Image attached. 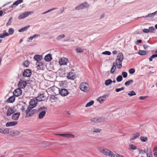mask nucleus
Wrapping results in <instances>:
<instances>
[{"instance_id": "4be33fe9", "label": "nucleus", "mask_w": 157, "mask_h": 157, "mask_svg": "<svg viewBox=\"0 0 157 157\" xmlns=\"http://www.w3.org/2000/svg\"><path fill=\"white\" fill-rule=\"evenodd\" d=\"M103 119L100 117L95 118L91 119V121L94 122H101L103 121Z\"/></svg>"}, {"instance_id": "4c0bfd02", "label": "nucleus", "mask_w": 157, "mask_h": 157, "mask_svg": "<svg viewBox=\"0 0 157 157\" xmlns=\"http://www.w3.org/2000/svg\"><path fill=\"white\" fill-rule=\"evenodd\" d=\"M133 81L132 80H129L126 82L124 83V85L126 86H128L130 84L133 83Z\"/></svg>"}, {"instance_id": "4468645a", "label": "nucleus", "mask_w": 157, "mask_h": 157, "mask_svg": "<svg viewBox=\"0 0 157 157\" xmlns=\"http://www.w3.org/2000/svg\"><path fill=\"white\" fill-rule=\"evenodd\" d=\"M46 98V97L44 96V94H40L38 95L36 98V100L38 101H41L44 100Z\"/></svg>"}, {"instance_id": "338daca9", "label": "nucleus", "mask_w": 157, "mask_h": 157, "mask_svg": "<svg viewBox=\"0 0 157 157\" xmlns=\"http://www.w3.org/2000/svg\"><path fill=\"white\" fill-rule=\"evenodd\" d=\"M147 157H152V154H147Z\"/></svg>"}, {"instance_id": "3c124183", "label": "nucleus", "mask_w": 157, "mask_h": 157, "mask_svg": "<svg viewBox=\"0 0 157 157\" xmlns=\"http://www.w3.org/2000/svg\"><path fill=\"white\" fill-rule=\"evenodd\" d=\"M101 130L98 128H94L93 129L92 132H100Z\"/></svg>"}, {"instance_id": "c9c22d12", "label": "nucleus", "mask_w": 157, "mask_h": 157, "mask_svg": "<svg viewBox=\"0 0 157 157\" xmlns=\"http://www.w3.org/2000/svg\"><path fill=\"white\" fill-rule=\"evenodd\" d=\"M29 26H26L23 28H22L19 30V32H22L25 31H26L28 29L29 27Z\"/></svg>"}, {"instance_id": "9d476101", "label": "nucleus", "mask_w": 157, "mask_h": 157, "mask_svg": "<svg viewBox=\"0 0 157 157\" xmlns=\"http://www.w3.org/2000/svg\"><path fill=\"white\" fill-rule=\"evenodd\" d=\"M22 94V91L20 88L16 89L13 92V94L15 96L18 97Z\"/></svg>"}, {"instance_id": "5701e85b", "label": "nucleus", "mask_w": 157, "mask_h": 157, "mask_svg": "<svg viewBox=\"0 0 157 157\" xmlns=\"http://www.w3.org/2000/svg\"><path fill=\"white\" fill-rule=\"evenodd\" d=\"M44 59L46 61L49 62L52 59L51 54H48L45 56Z\"/></svg>"}, {"instance_id": "7ed1b4c3", "label": "nucleus", "mask_w": 157, "mask_h": 157, "mask_svg": "<svg viewBox=\"0 0 157 157\" xmlns=\"http://www.w3.org/2000/svg\"><path fill=\"white\" fill-rule=\"evenodd\" d=\"M33 108H29V107L27 108L25 111V113L26 114L25 117H30L36 113V109H34L32 110Z\"/></svg>"}, {"instance_id": "de8ad7c7", "label": "nucleus", "mask_w": 157, "mask_h": 157, "mask_svg": "<svg viewBox=\"0 0 157 157\" xmlns=\"http://www.w3.org/2000/svg\"><path fill=\"white\" fill-rule=\"evenodd\" d=\"M12 17H10L9 18V20L8 22L6 24L7 26H8L11 25V20H12Z\"/></svg>"}, {"instance_id": "423d86ee", "label": "nucleus", "mask_w": 157, "mask_h": 157, "mask_svg": "<svg viewBox=\"0 0 157 157\" xmlns=\"http://www.w3.org/2000/svg\"><path fill=\"white\" fill-rule=\"evenodd\" d=\"M33 13V11L25 12L20 15L18 18L20 19L24 18Z\"/></svg>"}, {"instance_id": "473e14b6", "label": "nucleus", "mask_w": 157, "mask_h": 157, "mask_svg": "<svg viewBox=\"0 0 157 157\" xmlns=\"http://www.w3.org/2000/svg\"><path fill=\"white\" fill-rule=\"evenodd\" d=\"M9 35V34L5 32L4 33L0 34V38H4L5 37L8 36Z\"/></svg>"}, {"instance_id": "0eeeda50", "label": "nucleus", "mask_w": 157, "mask_h": 157, "mask_svg": "<svg viewBox=\"0 0 157 157\" xmlns=\"http://www.w3.org/2000/svg\"><path fill=\"white\" fill-rule=\"evenodd\" d=\"M88 6L89 5L86 2H85L75 7V9L76 10H79L87 8Z\"/></svg>"}, {"instance_id": "f03ea898", "label": "nucleus", "mask_w": 157, "mask_h": 157, "mask_svg": "<svg viewBox=\"0 0 157 157\" xmlns=\"http://www.w3.org/2000/svg\"><path fill=\"white\" fill-rule=\"evenodd\" d=\"M46 110L47 108L45 107H41L38 109L37 112L39 113L38 117L40 119H42L44 117Z\"/></svg>"}, {"instance_id": "69168bd1", "label": "nucleus", "mask_w": 157, "mask_h": 157, "mask_svg": "<svg viewBox=\"0 0 157 157\" xmlns=\"http://www.w3.org/2000/svg\"><path fill=\"white\" fill-rule=\"evenodd\" d=\"M39 36V35L38 34H36L34 35H33V36H32L33 37V38H34L37 37Z\"/></svg>"}, {"instance_id": "bb28decb", "label": "nucleus", "mask_w": 157, "mask_h": 157, "mask_svg": "<svg viewBox=\"0 0 157 157\" xmlns=\"http://www.w3.org/2000/svg\"><path fill=\"white\" fill-rule=\"evenodd\" d=\"M65 137L69 139L73 138L75 137V136L71 133H66Z\"/></svg>"}, {"instance_id": "412c9836", "label": "nucleus", "mask_w": 157, "mask_h": 157, "mask_svg": "<svg viewBox=\"0 0 157 157\" xmlns=\"http://www.w3.org/2000/svg\"><path fill=\"white\" fill-rule=\"evenodd\" d=\"M20 132L14 130L10 132V134L12 136H17L20 135Z\"/></svg>"}, {"instance_id": "e2e57ef3", "label": "nucleus", "mask_w": 157, "mask_h": 157, "mask_svg": "<svg viewBox=\"0 0 157 157\" xmlns=\"http://www.w3.org/2000/svg\"><path fill=\"white\" fill-rule=\"evenodd\" d=\"M37 63H38L37 66L39 67H40V66H42L43 65V63H41V62L38 63V62H37Z\"/></svg>"}, {"instance_id": "dca6fc26", "label": "nucleus", "mask_w": 157, "mask_h": 157, "mask_svg": "<svg viewBox=\"0 0 157 157\" xmlns=\"http://www.w3.org/2000/svg\"><path fill=\"white\" fill-rule=\"evenodd\" d=\"M15 112V111L13 108L12 107H9L7 111L6 115L7 116H9Z\"/></svg>"}, {"instance_id": "b1692460", "label": "nucleus", "mask_w": 157, "mask_h": 157, "mask_svg": "<svg viewBox=\"0 0 157 157\" xmlns=\"http://www.w3.org/2000/svg\"><path fill=\"white\" fill-rule=\"evenodd\" d=\"M15 98L14 96L10 97L7 100L8 103H13L15 100Z\"/></svg>"}, {"instance_id": "680f3d73", "label": "nucleus", "mask_w": 157, "mask_h": 157, "mask_svg": "<svg viewBox=\"0 0 157 157\" xmlns=\"http://www.w3.org/2000/svg\"><path fill=\"white\" fill-rule=\"evenodd\" d=\"M142 42V40H138L136 41V44H139V43H141Z\"/></svg>"}, {"instance_id": "c756f323", "label": "nucleus", "mask_w": 157, "mask_h": 157, "mask_svg": "<svg viewBox=\"0 0 157 157\" xmlns=\"http://www.w3.org/2000/svg\"><path fill=\"white\" fill-rule=\"evenodd\" d=\"M156 13H157V11H156L152 13L149 14L148 15H146L145 16H143L142 17L144 18H147V17H153Z\"/></svg>"}, {"instance_id": "6ab92c4d", "label": "nucleus", "mask_w": 157, "mask_h": 157, "mask_svg": "<svg viewBox=\"0 0 157 157\" xmlns=\"http://www.w3.org/2000/svg\"><path fill=\"white\" fill-rule=\"evenodd\" d=\"M68 79L71 80H74L75 78V74L72 72H70L67 75Z\"/></svg>"}, {"instance_id": "f704fd0d", "label": "nucleus", "mask_w": 157, "mask_h": 157, "mask_svg": "<svg viewBox=\"0 0 157 157\" xmlns=\"http://www.w3.org/2000/svg\"><path fill=\"white\" fill-rule=\"evenodd\" d=\"M155 53H157V50L155 52ZM155 57H157V54H155L153 55L149 58V61H151L152 60V59Z\"/></svg>"}, {"instance_id": "6e6d98bb", "label": "nucleus", "mask_w": 157, "mask_h": 157, "mask_svg": "<svg viewBox=\"0 0 157 157\" xmlns=\"http://www.w3.org/2000/svg\"><path fill=\"white\" fill-rule=\"evenodd\" d=\"M104 148H102L101 147H99L98 148V150L99 152L102 153Z\"/></svg>"}, {"instance_id": "a19ab883", "label": "nucleus", "mask_w": 157, "mask_h": 157, "mask_svg": "<svg viewBox=\"0 0 157 157\" xmlns=\"http://www.w3.org/2000/svg\"><path fill=\"white\" fill-rule=\"evenodd\" d=\"M138 54L140 55H145L146 54V52L144 50L140 51L138 52Z\"/></svg>"}, {"instance_id": "774afa93", "label": "nucleus", "mask_w": 157, "mask_h": 157, "mask_svg": "<svg viewBox=\"0 0 157 157\" xmlns=\"http://www.w3.org/2000/svg\"><path fill=\"white\" fill-rule=\"evenodd\" d=\"M21 110L22 112H24L25 111V109L24 107H22L21 109Z\"/></svg>"}, {"instance_id": "72a5a7b5", "label": "nucleus", "mask_w": 157, "mask_h": 157, "mask_svg": "<svg viewBox=\"0 0 157 157\" xmlns=\"http://www.w3.org/2000/svg\"><path fill=\"white\" fill-rule=\"evenodd\" d=\"M140 140L142 142H146L147 141L148 138L146 136H141Z\"/></svg>"}, {"instance_id": "13d9d810", "label": "nucleus", "mask_w": 157, "mask_h": 157, "mask_svg": "<svg viewBox=\"0 0 157 157\" xmlns=\"http://www.w3.org/2000/svg\"><path fill=\"white\" fill-rule=\"evenodd\" d=\"M56 135L60 136L63 137H66V133L65 134H56Z\"/></svg>"}, {"instance_id": "f257e3e1", "label": "nucleus", "mask_w": 157, "mask_h": 157, "mask_svg": "<svg viewBox=\"0 0 157 157\" xmlns=\"http://www.w3.org/2000/svg\"><path fill=\"white\" fill-rule=\"evenodd\" d=\"M124 59L123 55L122 53H119L117 56L116 60V63L118 69H121L122 67V62Z\"/></svg>"}, {"instance_id": "4d7b16f0", "label": "nucleus", "mask_w": 157, "mask_h": 157, "mask_svg": "<svg viewBox=\"0 0 157 157\" xmlns=\"http://www.w3.org/2000/svg\"><path fill=\"white\" fill-rule=\"evenodd\" d=\"M143 32L144 33H147L150 32L149 30L147 29H143Z\"/></svg>"}, {"instance_id": "c85d7f7f", "label": "nucleus", "mask_w": 157, "mask_h": 157, "mask_svg": "<svg viewBox=\"0 0 157 157\" xmlns=\"http://www.w3.org/2000/svg\"><path fill=\"white\" fill-rule=\"evenodd\" d=\"M23 0H18L15 2H14L13 5L11 6L13 8L14 6H17L20 3H22L23 2Z\"/></svg>"}, {"instance_id": "603ef678", "label": "nucleus", "mask_w": 157, "mask_h": 157, "mask_svg": "<svg viewBox=\"0 0 157 157\" xmlns=\"http://www.w3.org/2000/svg\"><path fill=\"white\" fill-rule=\"evenodd\" d=\"M135 72V70L133 68H131L129 70V72L130 74H133Z\"/></svg>"}, {"instance_id": "5fc2aeb1", "label": "nucleus", "mask_w": 157, "mask_h": 157, "mask_svg": "<svg viewBox=\"0 0 157 157\" xmlns=\"http://www.w3.org/2000/svg\"><path fill=\"white\" fill-rule=\"evenodd\" d=\"M65 37V35L64 34H62L61 35H59L57 37V39L58 40H59Z\"/></svg>"}, {"instance_id": "09e8293b", "label": "nucleus", "mask_w": 157, "mask_h": 157, "mask_svg": "<svg viewBox=\"0 0 157 157\" xmlns=\"http://www.w3.org/2000/svg\"><path fill=\"white\" fill-rule=\"evenodd\" d=\"M124 87H122L120 88H117L116 89V91L117 92H118L120 91L121 90H124Z\"/></svg>"}, {"instance_id": "6e6552de", "label": "nucleus", "mask_w": 157, "mask_h": 157, "mask_svg": "<svg viewBox=\"0 0 157 157\" xmlns=\"http://www.w3.org/2000/svg\"><path fill=\"white\" fill-rule=\"evenodd\" d=\"M27 82L22 80H21L19 82L18 85V86L21 88H24L27 85Z\"/></svg>"}, {"instance_id": "ea45409f", "label": "nucleus", "mask_w": 157, "mask_h": 157, "mask_svg": "<svg viewBox=\"0 0 157 157\" xmlns=\"http://www.w3.org/2000/svg\"><path fill=\"white\" fill-rule=\"evenodd\" d=\"M128 95L130 96H132L136 95V94L134 91L133 90H132L129 92L128 93Z\"/></svg>"}, {"instance_id": "8fccbe9b", "label": "nucleus", "mask_w": 157, "mask_h": 157, "mask_svg": "<svg viewBox=\"0 0 157 157\" xmlns=\"http://www.w3.org/2000/svg\"><path fill=\"white\" fill-rule=\"evenodd\" d=\"M122 75L124 78H126L127 76V73L125 72H123Z\"/></svg>"}, {"instance_id": "393cba45", "label": "nucleus", "mask_w": 157, "mask_h": 157, "mask_svg": "<svg viewBox=\"0 0 157 157\" xmlns=\"http://www.w3.org/2000/svg\"><path fill=\"white\" fill-rule=\"evenodd\" d=\"M33 59L38 62L41 61V57L39 55H36L34 57Z\"/></svg>"}, {"instance_id": "a211bd4d", "label": "nucleus", "mask_w": 157, "mask_h": 157, "mask_svg": "<svg viewBox=\"0 0 157 157\" xmlns=\"http://www.w3.org/2000/svg\"><path fill=\"white\" fill-rule=\"evenodd\" d=\"M9 130L7 128H0V133L4 134L9 133Z\"/></svg>"}, {"instance_id": "9b49d317", "label": "nucleus", "mask_w": 157, "mask_h": 157, "mask_svg": "<svg viewBox=\"0 0 157 157\" xmlns=\"http://www.w3.org/2000/svg\"><path fill=\"white\" fill-rule=\"evenodd\" d=\"M36 101H36L34 99H31L29 102V106L28 107H29V108H34L37 105V102H36Z\"/></svg>"}, {"instance_id": "c03bdc74", "label": "nucleus", "mask_w": 157, "mask_h": 157, "mask_svg": "<svg viewBox=\"0 0 157 157\" xmlns=\"http://www.w3.org/2000/svg\"><path fill=\"white\" fill-rule=\"evenodd\" d=\"M38 147H40L45 148L47 146H44V143H41L39 144Z\"/></svg>"}, {"instance_id": "58836bf2", "label": "nucleus", "mask_w": 157, "mask_h": 157, "mask_svg": "<svg viewBox=\"0 0 157 157\" xmlns=\"http://www.w3.org/2000/svg\"><path fill=\"white\" fill-rule=\"evenodd\" d=\"M123 79L121 75H119L116 78V80L118 82H121Z\"/></svg>"}, {"instance_id": "20e7f679", "label": "nucleus", "mask_w": 157, "mask_h": 157, "mask_svg": "<svg viewBox=\"0 0 157 157\" xmlns=\"http://www.w3.org/2000/svg\"><path fill=\"white\" fill-rule=\"evenodd\" d=\"M80 90L85 92H87L89 91V84L86 82L81 83L79 86Z\"/></svg>"}, {"instance_id": "2eb2a0df", "label": "nucleus", "mask_w": 157, "mask_h": 157, "mask_svg": "<svg viewBox=\"0 0 157 157\" xmlns=\"http://www.w3.org/2000/svg\"><path fill=\"white\" fill-rule=\"evenodd\" d=\"M68 91L65 89H62L59 90V94L62 96H66L68 94Z\"/></svg>"}, {"instance_id": "e433bc0d", "label": "nucleus", "mask_w": 157, "mask_h": 157, "mask_svg": "<svg viewBox=\"0 0 157 157\" xmlns=\"http://www.w3.org/2000/svg\"><path fill=\"white\" fill-rule=\"evenodd\" d=\"M94 103V101L93 100L91 101H90L88 103L85 105L86 107H87L92 105Z\"/></svg>"}, {"instance_id": "864d4df0", "label": "nucleus", "mask_w": 157, "mask_h": 157, "mask_svg": "<svg viewBox=\"0 0 157 157\" xmlns=\"http://www.w3.org/2000/svg\"><path fill=\"white\" fill-rule=\"evenodd\" d=\"M148 30H149V32H152L155 30V29L154 27L151 26L149 27Z\"/></svg>"}, {"instance_id": "f3484780", "label": "nucleus", "mask_w": 157, "mask_h": 157, "mask_svg": "<svg viewBox=\"0 0 157 157\" xmlns=\"http://www.w3.org/2000/svg\"><path fill=\"white\" fill-rule=\"evenodd\" d=\"M18 124L17 121H13L11 122H8L6 124V126L7 127L14 126Z\"/></svg>"}, {"instance_id": "a18cd8bd", "label": "nucleus", "mask_w": 157, "mask_h": 157, "mask_svg": "<svg viewBox=\"0 0 157 157\" xmlns=\"http://www.w3.org/2000/svg\"><path fill=\"white\" fill-rule=\"evenodd\" d=\"M9 33L10 34H12L14 32V30L12 28H10L9 29Z\"/></svg>"}, {"instance_id": "0e129e2a", "label": "nucleus", "mask_w": 157, "mask_h": 157, "mask_svg": "<svg viewBox=\"0 0 157 157\" xmlns=\"http://www.w3.org/2000/svg\"><path fill=\"white\" fill-rule=\"evenodd\" d=\"M55 8H53L52 9L49 10H48V11L44 13L43 14H44V13H47L49 12L52 10H55Z\"/></svg>"}, {"instance_id": "39448f33", "label": "nucleus", "mask_w": 157, "mask_h": 157, "mask_svg": "<svg viewBox=\"0 0 157 157\" xmlns=\"http://www.w3.org/2000/svg\"><path fill=\"white\" fill-rule=\"evenodd\" d=\"M102 153L110 157H114L115 156V155L112 151L106 148H104Z\"/></svg>"}, {"instance_id": "f8f14e48", "label": "nucleus", "mask_w": 157, "mask_h": 157, "mask_svg": "<svg viewBox=\"0 0 157 157\" xmlns=\"http://www.w3.org/2000/svg\"><path fill=\"white\" fill-rule=\"evenodd\" d=\"M32 74L31 71L29 69H26L25 70L23 73V75L25 77H29Z\"/></svg>"}, {"instance_id": "37998d69", "label": "nucleus", "mask_w": 157, "mask_h": 157, "mask_svg": "<svg viewBox=\"0 0 157 157\" xmlns=\"http://www.w3.org/2000/svg\"><path fill=\"white\" fill-rule=\"evenodd\" d=\"M129 147L132 150H134L136 149L137 148L136 146L133 144H130L129 145Z\"/></svg>"}, {"instance_id": "052dcab7", "label": "nucleus", "mask_w": 157, "mask_h": 157, "mask_svg": "<svg viewBox=\"0 0 157 157\" xmlns=\"http://www.w3.org/2000/svg\"><path fill=\"white\" fill-rule=\"evenodd\" d=\"M146 98H147L146 96H140V100H143L145 99Z\"/></svg>"}, {"instance_id": "2f4dec72", "label": "nucleus", "mask_w": 157, "mask_h": 157, "mask_svg": "<svg viewBox=\"0 0 157 157\" xmlns=\"http://www.w3.org/2000/svg\"><path fill=\"white\" fill-rule=\"evenodd\" d=\"M112 82V80L110 79H108L106 80L105 82V86H108L111 84Z\"/></svg>"}, {"instance_id": "bf43d9fd", "label": "nucleus", "mask_w": 157, "mask_h": 157, "mask_svg": "<svg viewBox=\"0 0 157 157\" xmlns=\"http://www.w3.org/2000/svg\"><path fill=\"white\" fill-rule=\"evenodd\" d=\"M50 100L52 102H53L55 101V97H52L50 98Z\"/></svg>"}, {"instance_id": "aec40b11", "label": "nucleus", "mask_w": 157, "mask_h": 157, "mask_svg": "<svg viewBox=\"0 0 157 157\" xmlns=\"http://www.w3.org/2000/svg\"><path fill=\"white\" fill-rule=\"evenodd\" d=\"M20 113L19 112H17L13 114L12 116V119L14 120H17L18 119Z\"/></svg>"}, {"instance_id": "ddd939ff", "label": "nucleus", "mask_w": 157, "mask_h": 157, "mask_svg": "<svg viewBox=\"0 0 157 157\" xmlns=\"http://www.w3.org/2000/svg\"><path fill=\"white\" fill-rule=\"evenodd\" d=\"M108 96L107 95H104L102 96L99 97L97 98V100L100 103L102 104L103 103L104 101L105 100L106 97Z\"/></svg>"}, {"instance_id": "79ce46f5", "label": "nucleus", "mask_w": 157, "mask_h": 157, "mask_svg": "<svg viewBox=\"0 0 157 157\" xmlns=\"http://www.w3.org/2000/svg\"><path fill=\"white\" fill-rule=\"evenodd\" d=\"M23 64L24 67H27L29 66V63L28 61H25L23 63Z\"/></svg>"}, {"instance_id": "1a4fd4ad", "label": "nucleus", "mask_w": 157, "mask_h": 157, "mask_svg": "<svg viewBox=\"0 0 157 157\" xmlns=\"http://www.w3.org/2000/svg\"><path fill=\"white\" fill-rule=\"evenodd\" d=\"M68 62V61L67 59L64 57L61 58L59 61V64L61 66L66 65Z\"/></svg>"}, {"instance_id": "49530a36", "label": "nucleus", "mask_w": 157, "mask_h": 157, "mask_svg": "<svg viewBox=\"0 0 157 157\" xmlns=\"http://www.w3.org/2000/svg\"><path fill=\"white\" fill-rule=\"evenodd\" d=\"M102 54L103 55H110L111 54V52L108 51H105L104 52H102Z\"/></svg>"}, {"instance_id": "cd10ccee", "label": "nucleus", "mask_w": 157, "mask_h": 157, "mask_svg": "<svg viewBox=\"0 0 157 157\" xmlns=\"http://www.w3.org/2000/svg\"><path fill=\"white\" fill-rule=\"evenodd\" d=\"M116 65H117V64L115 62L113 63V66L112 67L110 71V72L111 73H113L115 71L116 68Z\"/></svg>"}, {"instance_id": "7c9ffc66", "label": "nucleus", "mask_w": 157, "mask_h": 157, "mask_svg": "<svg viewBox=\"0 0 157 157\" xmlns=\"http://www.w3.org/2000/svg\"><path fill=\"white\" fill-rule=\"evenodd\" d=\"M76 51L78 53H82L83 52L84 49L80 47H77L76 48Z\"/></svg>"}, {"instance_id": "a878e982", "label": "nucleus", "mask_w": 157, "mask_h": 157, "mask_svg": "<svg viewBox=\"0 0 157 157\" xmlns=\"http://www.w3.org/2000/svg\"><path fill=\"white\" fill-rule=\"evenodd\" d=\"M140 134L138 132H136L135 133H134L133 134L132 136V137L131 138V140H134L138 137L140 136Z\"/></svg>"}]
</instances>
